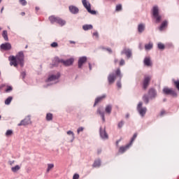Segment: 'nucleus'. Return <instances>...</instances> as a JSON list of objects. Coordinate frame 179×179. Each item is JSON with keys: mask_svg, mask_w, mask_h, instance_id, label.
I'll list each match as a JSON object with an SVG mask.
<instances>
[{"mask_svg": "<svg viewBox=\"0 0 179 179\" xmlns=\"http://www.w3.org/2000/svg\"><path fill=\"white\" fill-rule=\"evenodd\" d=\"M8 61H10V66H15V68H17V65H20V66H24V53L23 51L19 52L16 56H10L8 57Z\"/></svg>", "mask_w": 179, "mask_h": 179, "instance_id": "f257e3e1", "label": "nucleus"}, {"mask_svg": "<svg viewBox=\"0 0 179 179\" xmlns=\"http://www.w3.org/2000/svg\"><path fill=\"white\" fill-rule=\"evenodd\" d=\"M117 76L121 79L122 78V74H121V69L117 68L114 73H110L108 76V82L109 85H113L114 82H115V79H117Z\"/></svg>", "mask_w": 179, "mask_h": 179, "instance_id": "f03ea898", "label": "nucleus"}, {"mask_svg": "<svg viewBox=\"0 0 179 179\" xmlns=\"http://www.w3.org/2000/svg\"><path fill=\"white\" fill-rule=\"evenodd\" d=\"M152 16H154L156 23H160L162 22V15L159 14V7L157 6L152 8Z\"/></svg>", "mask_w": 179, "mask_h": 179, "instance_id": "7ed1b4c3", "label": "nucleus"}, {"mask_svg": "<svg viewBox=\"0 0 179 179\" xmlns=\"http://www.w3.org/2000/svg\"><path fill=\"white\" fill-rule=\"evenodd\" d=\"M82 2L83 6L85 8V9H87L89 13H91V15H96V10H92L90 3H89L87 0H83Z\"/></svg>", "mask_w": 179, "mask_h": 179, "instance_id": "20e7f679", "label": "nucleus"}, {"mask_svg": "<svg viewBox=\"0 0 179 179\" xmlns=\"http://www.w3.org/2000/svg\"><path fill=\"white\" fill-rule=\"evenodd\" d=\"M163 93L164 94H167V95L169 94L173 97H177V92H176L174 90H173V88H169L166 87L163 89Z\"/></svg>", "mask_w": 179, "mask_h": 179, "instance_id": "39448f33", "label": "nucleus"}, {"mask_svg": "<svg viewBox=\"0 0 179 179\" xmlns=\"http://www.w3.org/2000/svg\"><path fill=\"white\" fill-rule=\"evenodd\" d=\"M55 61H57V62H61L64 65V66H71V65L73 64V62L75 60L73 59V58H70L67 60H64V59L59 60V59H55Z\"/></svg>", "mask_w": 179, "mask_h": 179, "instance_id": "423d86ee", "label": "nucleus"}, {"mask_svg": "<svg viewBox=\"0 0 179 179\" xmlns=\"http://www.w3.org/2000/svg\"><path fill=\"white\" fill-rule=\"evenodd\" d=\"M152 80V77L150 76H145L144 80L143 81V89L146 90L149 87V83H150V80Z\"/></svg>", "mask_w": 179, "mask_h": 179, "instance_id": "0eeeda50", "label": "nucleus"}, {"mask_svg": "<svg viewBox=\"0 0 179 179\" xmlns=\"http://www.w3.org/2000/svg\"><path fill=\"white\" fill-rule=\"evenodd\" d=\"M142 102H139L137 106V110L140 115H141V117H144L145 114H146V111H148V109L146 108H142Z\"/></svg>", "mask_w": 179, "mask_h": 179, "instance_id": "6e6552de", "label": "nucleus"}, {"mask_svg": "<svg viewBox=\"0 0 179 179\" xmlns=\"http://www.w3.org/2000/svg\"><path fill=\"white\" fill-rule=\"evenodd\" d=\"M29 124H31V120L30 119V117H27L24 120H22L20 123L18 124V127H22L29 125Z\"/></svg>", "mask_w": 179, "mask_h": 179, "instance_id": "1a4fd4ad", "label": "nucleus"}, {"mask_svg": "<svg viewBox=\"0 0 179 179\" xmlns=\"http://www.w3.org/2000/svg\"><path fill=\"white\" fill-rule=\"evenodd\" d=\"M0 48L4 51H9V50H11L12 48V45H10L9 43H2Z\"/></svg>", "mask_w": 179, "mask_h": 179, "instance_id": "9d476101", "label": "nucleus"}, {"mask_svg": "<svg viewBox=\"0 0 179 179\" xmlns=\"http://www.w3.org/2000/svg\"><path fill=\"white\" fill-rule=\"evenodd\" d=\"M59 76H61L59 73H58L57 75H51L48 77L47 82H54L55 80H58V79H59Z\"/></svg>", "mask_w": 179, "mask_h": 179, "instance_id": "9b49d317", "label": "nucleus"}, {"mask_svg": "<svg viewBox=\"0 0 179 179\" xmlns=\"http://www.w3.org/2000/svg\"><path fill=\"white\" fill-rule=\"evenodd\" d=\"M69 9L71 13L73 15H76V13H79V8L75 6H70Z\"/></svg>", "mask_w": 179, "mask_h": 179, "instance_id": "f8f14e48", "label": "nucleus"}, {"mask_svg": "<svg viewBox=\"0 0 179 179\" xmlns=\"http://www.w3.org/2000/svg\"><path fill=\"white\" fill-rule=\"evenodd\" d=\"M100 135L102 139H108V134L106 132V129H100Z\"/></svg>", "mask_w": 179, "mask_h": 179, "instance_id": "ddd939ff", "label": "nucleus"}, {"mask_svg": "<svg viewBox=\"0 0 179 179\" xmlns=\"http://www.w3.org/2000/svg\"><path fill=\"white\" fill-rule=\"evenodd\" d=\"M86 61H87V58H86V57H80L78 60V68H82Z\"/></svg>", "mask_w": 179, "mask_h": 179, "instance_id": "4468645a", "label": "nucleus"}, {"mask_svg": "<svg viewBox=\"0 0 179 179\" xmlns=\"http://www.w3.org/2000/svg\"><path fill=\"white\" fill-rule=\"evenodd\" d=\"M106 95H103L101 96H99L95 99V102L94 104V107H96V106H97V104H99V103H100L101 101H103V100H104V99H106Z\"/></svg>", "mask_w": 179, "mask_h": 179, "instance_id": "2eb2a0df", "label": "nucleus"}, {"mask_svg": "<svg viewBox=\"0 0 179 179\" xmlns=\"http://www.w3.org/2000/svg\"><path fill=\"white\" fill-rule=\"evenodd\" d=\"M129 146H131V144H127L126 146H122L119 149V153H124V152H127L128 149H129Z\"/></svg>", "mask_w": 179, "mask_h": 179, "instance_id": "dca6fc26", "label": "nucleus"}, {"mask_svg": "<svg viewBox=\"0 0 179 179\" xmlns=\"http://www.w3.org/2000/svg\"><path fill=\"white\" fill-rule=\"evenodd\" d=\"M148 94L151 99L156 97V90H155L154 88L150 89L148 91Z\"/></svg>", "mask_w": 179, "mask_h": 179, "instance_id": "f3484780", "label": "nucleus"}, {"mask_svg": "<svg viewBox=\"0 0 179 179\" xmlns=\"http://www.w3.org/2000/svg\"><path fill=\"white\" fill-rule=\"evenodd\" d=\"M58 17H55V15H51L49 17V20L52 24H54V23H57Z\"/></svg>", "mask_w": 179, "mask_h": 179, "instance_id": "a211bd4d", "label": "nucleus"}, {"mask_svg": "<svg viewBox=\"0 0 179 179\" xmlns=\"http://www.w3.org/2000/svg\"><path fill=\"white\" fill-rule=\"evenodd\" d=\"M169 24V22L166 21V20H165V21H164L162 24H161V25H160V27H159V30H160V31H163V29H166V27H167V25Z\"/></svg>", "mask_w": 179, "mask_h": 179, "instance_id": "6ab92c4d", "label": "nucleus"}, {"mask_svg": "<svg viewBox=\"0 0 179 179\" xmlns=\"http://www.w3.org/2000/svg\"><path fill=\"white\" fill-rule=\"evenodd\" d=\"M123 53L127 55V58H131V56L132 55V52L129 49L124 50Z\"/></svg>", "mask_w": 179, "mask_h": 179, "instance_id": "aec40b11", "label": "nucleus"}, {"mask_svg": "<svg viewBox=\"0 0 179 179\" xmlns=\"http://www.w3.org/2000/svg\"><path fill=\"white\" fill-rule=\"evenodd\" d=\"M105 111L107 114H111V111H113V106L107 105L105 108Z\"/></svg>", "mask_w": 179, "mask_h": 179, "instance_id": "412c9836", "label": "nucleus"}, {"mask_svg": "<svg viewBox=\"0 0 179 179\" xmlns=\"http://www.w3.org/2000/svg\"><path fill=\"white\" fill-rule=\"evenodd\" d=\"M144 64L146 66H152V62L150 57H145L144 59Z\"/></svg>", "mask_w": 179, "mask_h": 179, "instance_id": "4be33fe9", "label": "nucleus"}, {"mask_svg": "<svg viewBox=\"0 0 179 179\" xmlns=\"http://www.w3.org/2000/svg\"><path fill=\"white\" fill-rule=\"evenodd\" d=\"M138 33H143V31H145V24H138Z\"/></svg>", "mask_w": 179, "mask_h": 179, "instance_id": "5701e85b", "label": "nucleus"}, {"mask_svg": "<svg viewBox=\"0 0 179 179\" xmlns=\"http://www.w3.org/2000/svg\"><path fill=\"white\" fill-rule=\"evenodd\" d=\"M83 29L85 31H87V30H92V29H93V25H92V24H85V25L83 26Z\"/></svg>", "mask_w": 179, "mask_h": 179, "instance_id": "b1692460", "label": "nucleus"}, {"mask_svg": "<svg viewBox=\"0 0 179 179\" xmlns=\"http://www.w3.org/2000/svg\"><path fill=\"white\" fill-rule=\"evenodd\" d=\"M56 23H58V24H60V26H64V24L66 23L65 20L61 19L59 17L57 18V21Z\"/></svg>", "mask_w": 179, "mask_h": 179, "instance_id": "393cba45", "label": "nucleus"}, {"mask_svg": "<svg viewBox=\"0 0 179 179\" xmlns=\"http://www.w3.org/2000/svg\"><path fill=\"white\" fill-rule=\"evenodd\" d=\"M97 114H99V115H101L102 120L104 122L106 121V118L104 117V113L101 112V110H100V108H99L97 110Z\"/></svg>", "mask_w": 179, "mask_h": 179, "instance_id": "a878e982", "label": "nucleus"}, {"mask_svg": "<svg viewBox=\"0 0 179 179\" xmlns=\"http://www.w3.org/2000/svg\"><path fill=\"white\" fill-rule=\"evenodd\" d=\"M101 164V162L100 161V159H98L94 161L92 166L93 167H100Z\"/></svg>", "mask_w": 179, "mask_h": 179, "instance_id": "bb28decb", "label": "nucleus"}, {"mask_svg": "<svg viewBox=\"0 0 179 179\" xmlns=\"http://www.w3.org/2000/svg\"><path fill=\"white\" fill-rule=\"evenodd\" d=\"M19 170H20V166L19 165H16L15 166L11 168L13 173H17V171H19Z\"/></svg>", "mask_w": 179, "mask_h": 179, "instance_id": "cd10ccee", "label": "nucleus"}, {"mask_svg": "<svg viewBox=\"0 0 179 179\" xmlns=\"http://www.w3.org/2000/svg\"><path fill=\"white\" fill-rule=\"evenodd\" d=\"M152 48H153V43H152L145 45V50H152Z\"/></svg>", "mask_w": 179, "mask_h": 179, "instance_id": "c85d7f7f", "label": "nucleus"}, {"mask_svg": "<svg viewBox=\"0 0 179 179\" xmlns=\"http://www.w3.org/2000/svg\"><path fill=\"white\" fill-rule=\"evenodd\" d=\"M52 113L46 114V121H52Z\"/></svg>", "mask_w": 179, "mask_h": 179, "instance_id": "c756f323", "label": "nucleus"}, {"mask_svg": "<svg viewBox=\"0 0 179 179\" xmlns=\"http://www.w3.org/2000/svg\"><path fill=\"white\" fill-rule=\"evenodd\" d=\"M2 36L4 38L6 41H8V31H3L2 34Z\"/></svg>", "mask_w": 179, "mask_h": 179, "instance_id": "7c9ffc66", "label": "nucleus"}, {"mask_svg": "<svg viewBox=\"0 0 179 179\" xmlns=\"http://www.w3.org/2000/svg\"><path fill=\"white\" fill-rule=\"evenodd\" d=\"M143 100L144 103H145V104L149 103V96H148V95H146V94L143 95Z\"/></svg>", "mask_w": 179, "mask_h": 179, "instance_id": "2f4dec72", "label": "nucleus"}, {"mask_svg": "<svg viewBox=\"0 0 179 179\" xmlns=\"http://www.w3.org/2000/svg\"><path fill=\"white\" fill-rule=\"evenodd\" d=\"M52 169H54V164H48V169H47V173H50V171L52 170Z\"/></svg>", "mask_w": 179, "mask_h": 179, "instance_id": "473e14b6", "label": "nucleus"}, {"mask_svg": "<svg viewBox=\"0 0 179 179\" xmlns=\"http://www.w3.org/2000/svg\"><path fill=\"white\" fill-rule=\"evenodd\" d=\"M13 99V98L12 96H9L8 99H6L5 104H6L7 106L10 104V102L12 101Z\"/></svg>", "mask_w": 179, "mask_h": 179, "instance_id": "72a5a7b5", "label": "nucleus"}, {"mask_svg": "<svg viewBox=\"0 0 179 179\" xmlns=\"http://www.w3.org/2000/svg\"><path fill=\"white\" fill-rule=\"evenodd\" d=\"M157 47H158L159 50H164V48H166V46H164V44H163L162 43H159L157 44Z\"/></svg>", "mask_w": 179, "mask_h": 179, "instance_id": "f704fd0d", "label": "nucleus"}, {"mask_svg": "<svg viewBox=\"0 0 179 179\" xmlns=\"http://www.w3.org/2000/svg\"><path fill=\"white\" fill-rule=\"evenodd\" d=\"M115 10H116V12H120V11L122 10V5H121V4L117 5Z\"/></svg>", "mask_w": 179, "mask_h": 179, "instance_id": "c9c22d12", "label": "nucleus"}, {"mask_svg": "<svg viewBox=\"0 0 179 179\" xmlns=\"http://www.w3.org/2000/svg\"><path fill=\"white\" fill-rule=\"evenodd\" d=\"M19 2L22 6H26V5H27V1H26V0H20Z\"/></svg>", "mask_w": 179, "mask_h": 179, "instance_id": "e433bc0d", "label": "nucleus"}, {"mask_svg": "<svg viewBox=\"0 0 179 179\" xmlns=\"http://www.w3.org/2000/svg\"><path fill=\"white\" fill-rule=\"evenodd\" d=\"M138 136V134H134L131 140V142H130V145H132V143H134V141H135V139H136V137Z\"/></svg>", "mask_w": 179, "mask_h": 179, "instance_id": "4c0bfd02", "label": "nucleus"}, {"mask_svg": "<svg viewBox=\"0 0 179 179\" xmlns=\"http://www.w3.org/2000/svg\"><path fill=\"white\" fill-rule=\"evenodd\" d=\"M50 47H52V48H57V47H58V43L57 42H53L50 44Z\"/></svg>", "mask_w": 179, "mask_h": 179, "instance_id": "58836bf2", "label": "nucleus"}, {"mask_svg": "<svg viewBox=\"0 0 179 179\" xmlns=\"http://www.w3.org/2000/svg\"><path fill=\"white\" fill-rule=\"evenodd\" d=\"M13 134L12 130H8L6 133V136H10Z\"/></svg>", "mask_w": 179, "mask_h": 179, "instance_id": "ea45409f", "label": "nucleus"}, {"mask_svg": "<svg viewBox=\"0 0 179 179\" xmlns=\"http://www.w3.org/2000/svg\"><path fill=\"white\" fill-rule=\"evenodd\" d=\"M67 135H71L73 139H75V134H73V131H68Z\"/></svg>", "mask_w": 179, "mask_h": 179, "instance_id": "a19ab883", "label": "nucleus"}, {"mask_svg": "<svg viewBox=\"0 0 179 179\" xmlns=\"http://www.w3.org/2000/svg\"><path fill=\"white\" fill-rule=\"evenodd\" d=\"M12 86H7V89L6 90V93H9V92H12L13 90Z\"/></svg>", "mask_w": 179, "mask_h": 179, "instance_id": "79ce46f5", "label": "nucleus"}, {"mask_svg": "<svg viewBox=\"0 0 179 179\" xmlns=\"http://www.w3.org/2000/svg\"><path fill=\"white\" fill-rule=\"evenodd\" d=\"M176 89L179 91V80L173 82Z\"/></svg>", "mask_w": 179, "mask_h": 179, "instance_id": "37998d69", "label": "nucleus"}, {"mask_svg": "<svg viewBox=\"0 0 179 179\" xmlns=\"http://www.w3.org/2000/svg\"><path fill=\"white\" fill-rule=\"evenodd\" d=\"M124 125V121H121L118 123V128H122V126Z\"/></svg>", "mask_w": 179, "mask_h": 179, "instance_id": "c03bdc74", "label": "nucleus"}, {"mask_svg": "<svg viewBox=\"0 0 179 179\" xmlns=\"http://www.w3.org/2000/svg\"><path fill=\"white\" fill-rule=\"evenodd\" d=\"M122 65H125V60L121 59L120 62V66H122Z\"/></svg>", "mask_w": 179, "mask_h": 179, "instance_id": "a18cd8bd", "label": "nucleus"}, {"mask_svg": "<svg viewBox=\"0 0 179 179\" xmlns=\"http://www.w3.org/2000/svg\"><path fill=\"white\" fill-rule=\"evenodd\" d=\"M165 114H166V110H161L159 115H160V117H163V115H165Z\"/></svg>", "mask_w": 179, "mask_h": 179, "instance_id": "49530a36", "label": "nucleus"}, {"mask_svg": "<svg viewBox=\"0 0 179 179\" xmlns=\"http://www.w3.org/2000/svg\"><path fill=\"white\" fill-rule=\"evenodd\" d=\"M83 127H79L77 130L78 134H80V132H83Z\"/></svg>", "mask_w": 179, "mask_h": 179, "instance_id": "de8ad7c7", "label": "nucleus"}, {"mask_svg": "<svg viewBox=\"0 0 179 179\" xmlns=\"http://www.w3.org/2000/svg\"><path fill=\"white\" fill-rule=\"evenodd\" d=\"M73 179H79V174H74L73 176Z\"/></svg>", "mask_w": 179, "mask_h": 179, "instance_id": "09e8293b", "label": "nucleus"}, {"mask_svg": "<svg viewBox=\"0 0 179 179\" xmlns=\"http://www.w3.org/2000/svg\"><path fill=\"white\" fill-rule=\"evenodd\" d=\"M117 87H118L119 89H121V87H122V85H121V81H118V82L117 83Z\"/></svg>", "mask_w": 179, "mask_h": 179, "instance_id": "8fccbe9b", "label": "nucleus"}, {"mask_svg": "<svg viewBox=\"0 0 179 179\" xmlns=\"http://www.w3.org/2000/svg\"><path fill=\"white\" fill-rule=\"evenodd\" d=\"M93 36L96 37V38H99V33L98 32H94Z\"/></svg>", "mask_w": 179, "mask_h": 179, "instance_id": "3c124183", "label": "nucleus"}, {"mask_svg": "<svg viewBox=\"0 0 179 179\" xmlns=\"http://www.w3.org/2000/svg\"><path fill=\"white\" fill-rule=\"evenodd\" d=\"M3 87H5V84H3V85H1L0 86V90H1V89H2Z\"/></svg>", "mask_w": 179, "mask_h": 179, "instance_id": "603ef678", "label": "nucleus"}, {"mask_svg": "<svg viewBox=\"0 0 179 179\" xmlns=\"http://www.w3.org/2000/svg\"><path fill=\"white\" fill-rule=\"evenodd\" d=\"M24 15H26V13H24V12L21 13V16H24Z\"/></svg>", "mask_w": 179, "mask_h": 179, "instance_id": "864d4df0", "label": "nucleus"}, {"mask_svg": "<svg viewBox=\"0 0 179 179\" xmlns=\"http://www.w3.org/2000/svg\"><path fill=\"white\" fill-rule=\"evenodd\" d=\"M97 152H98V155H100L101 153V150L99 149Z\"/></svg>", "mask_w": 179, "mask_h": 179, "instance_id": "5fc2aeb1", "label": "nucleus"}, {"mask_svg": "<svg viewBox=\"0 0 179 179\" xmlns=\"http://www.w3.org/2000/svg\"><path fill=\"white\" fill-rule=\"evenodd\" d=\"M107 51H108L109 52H113V51L110 48L107 49Z\"/></svg>", "mask_w": 179, "mask_h": 179, "instance_id": "6e6d98bb", "label": "nucleus"}, {"mask_svg": "<svg viewBox=\"0 0 179 179\" xmlns=\"http://www.w3.org/2000/svg\"><path fill=\"white\" fill-rule=\"evenodd\" d=\"M89 68L90 69V71H92V65L90 64H89Z\"/></svg>", "mask_w": 179, "mask_h": 179, "instance_id": "4d7b16f0", "label": "nucleus"}, {"mask_svg": "<svg viewBox=\"0 0 179 179\" xmlns=\"http://www.w3.org/2000/svg\"><path fill=\"white\" fill-rule=\"evenodd\" d=\"M70 43H71V44H75V41H70Z\"/></svg>", "mask_w": 179, "mask_h": 179, "instance_id": "13d9d810", "label": "nucleus"}, {"mask_svg": "<svg viewBox=\"0 0 179 179\" xmlns=\"http://www.w3.org/2000/svg\"><path fill=\"white\" fill-rule=\"evenodd\" d=\"M117 62H118V59H115V64H117Z\"/></svg>", "mask_w": 179, "mask_h": 179, "instance_id": "bf43d9fd", "label": "nucleus"}, {"mask_svg": "<svg viewBox=\"0 0 179 179\" xmlns=\"http://www.w3.org/2000/svg\"><path fill=\"white\" fill-rule=\"evenodd\" d=\"M118 143H120V141H116L117 146H118Z\"/></svg>", "mask_w": 179, "mask_h": 179, "instance_id": "052dcab7", "label": "nucleus"}, {"mask_svg": "<svg viewBox=\"0 0 179 179\" xmlns=\"http://www.w3.org/2000/svg\"><path fill=\"white\" fill-rule=\"evenodd\" d=\"M36 10H38V7H36Z\"/></svg>", "mask_w": 179, "mask_h": 179, "instance_id": "680f3d73", "label": "nucleus"}, {"mask_svg": "<svg viewBox=\"0 0 179 179\" xmlns=\"http://www.w3.org/2000/svg\"><path fill=\"white\" fill-rule=\"evenodd\" d=\"M2 10H3V8H1V12H2Z\"/></svg>", "mask_w": 179, "mask_h": 179, "instance_id": "e2e57ef3", "label": "nucleus"}, {"mask_svg": "<svg viewBox=\"0 0 179 179\" xmlns=\"http://www.w3.org/2000/svg\"><path fill=\"white\" fill-rule=\"evenodd\" d=\"M1 2H2V0H0V3H1Z\"/></svg>", "mask_w": 179, "mask_h": 179, "instance_id": "0e129e2a", "label": "nucleus"}, {"mask_svg": "<svg viewBox=\"0 0 179 179\" xmlns=\"http://www.w3.org/2000/svg\"><path fill=\"white\" fill-rule=\"evenodd\" d=\"M0 30H2V29L0 27Z\"/></svg>", "mask_w": 179, "mask_h": 179, "instance_id": "69168bd1", "label": "nucleus"}, {"mask_svg": "<svg viewBox=\"0 0 179 179\" xmlns=\"http://www.w3.org/2000/svg\"><path fill=\"white\" fill-rule=\"evenodd\" d=\"M25 48H27V45L25 47Z\"/></svg>", "mask_w": 179, "mask_h": 179, "instance_id": "338daca9", "label": "nucleus"}, {"mask_svg": "<svg viewBox=\"0 0 179 179\" xmlns=\"http://www.w3.org/2000/svg\"><path fill=\"white\" fill-rule=\"evenodd\" d=\"M0 118H1V116H0Z\"/></svg>", "mask_w": 179, "mask_h": 179, "instance_id": "774afa93", "label": "nucleus"}]
</instances>
